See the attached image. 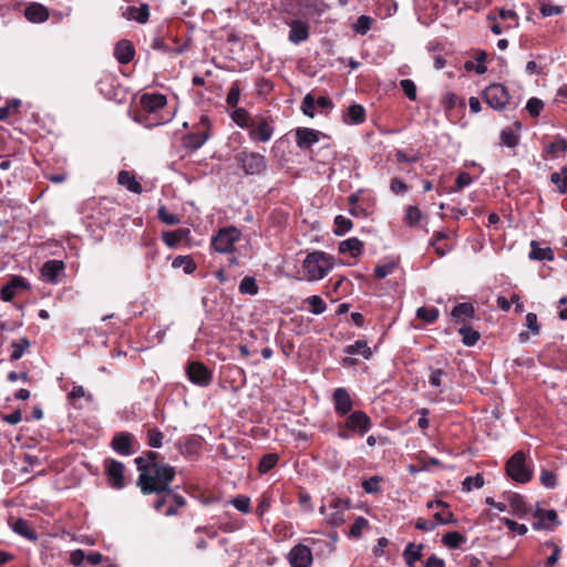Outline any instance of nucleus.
<instances>
[{"label":"nucleus","mask_w":567,"mask_h":567,"mask_svg":"<svg viewBox=\"0 0 567 567\" xmlns=\"http://www.w3.org/2000/svg\"><path fill=\"white\" fill-rule=\"evenodd\" d=\"M158 460L159 454L154 451H146L135 458L136 468L140 472L136 485L144 495L163 491L167 483H172L175 478V467L161 464Z\"/></svg>","instance_id":"1"},{"label":"nucleus","mask_w":567,"mask_h":567,"mask_svg":"<svg viewBox=\"0 0 567 567\" xmlns=\"http://www.w3.org/2000/svg\"><path fill=\"white\" fill-rule=\"evenodd\" d=\"M166 105V95L158 92L144 93L134 111V120L147 128L166 124L174 116V113L165 111Z\"/></svg>","instance_id":"2"},{"label":"nucleus","mask_w":567,"mask_h":567,"mask_svg":"<svg viewBox=\"0 0 567 567\" xmlns=\"http://www.w3.org/2000/svg\"><path fill=\"white\" fill-rule=\"evenodd\" d=\"M333 268V257L324 251L309 252L302 261V276L308 281H318L324 278Z\"/></svg>","instance_id":"3"},{"label":"nucleus","mask_w":567,"mask_h":567,"mask_svg":"<svg viewBox=\"0 0 567 567\" xmlns=\"http://www.w3.org/2000/svg\"><path fill=\"white\" fill-rule=\"evenodd\" d=\"M532 462L523 451L515 452L505 464L507 476L516 483L525 484L533 477Z\"/></svg>","instance_id":"4"},{"label":"nucleus","mask_w":567,"mask_h":567,"mask_svg":"<svg viewBox=\"0 0 567 567\" xmlns=\"http://www.w3.org/2000/svg\"><path fill=\"white\" fill-rule=\"evenodd\" d=\"M238 166L246 175H264L268 168L266 157L255 151L244 148L235 155Z\"/></svg>","instance_id":"5"},{"label":"nucleus","mask_w":567,"mask_h":567,"mask_svg":"<svg viewBox=\"0 0 567 567\" xmlns=\"http://www.w3.org/2000/svg\"><path fill=\"white\" fill-rule=\"evenodd\" d=\"M241 233L234 226L225 227L212 237V248L220 254H233L235 244L240 240Z\"/></svg>","instance_id":"6"},{"label":"nucleus","mask_w":567,"mask_h":567,"mask_svg":"<svg viewBox=\"0 0 567 567\" xmlns=\"http://www.w3.org/2000/svg\"><path fill=\"white\" fill-rule=\"evenodd\" d=\"M247 131L251 142L267 143L275 132L274 120L270 116H255Z\"/></svg>","instance_id":"7"},{"label":"nucleus","mask_w":567,"mask_h":567,"mask_svg":"<svg viewBox=\"0 0 567 567\" xmlns=\"http://www.w3.org/2000/svg\"><path fill=\"white\" fill-rule=\"evenodd\" d=\"M484 102L495 111H502L509 103V93L501 83H492L482 93Z\"/></svg>","instance_id":"8"},{"label":"nucleus","mask_w":567,"mask_h":567,"mask_svg":"<svg viewBox=\"0 0 567 567\" xmlns=\"http://www.w3.org/2000/svg\"><path fill=\"white\" fill-rule=\"evenodd\" d=\"M343 417V426L359 436H363L372 427L371 417L362 410H355Z\"/></svg>","instance_id":"9"},{"label":"nucleus","mask_w":567,"mask_h":567,"mask_svg":"<svg viewBox=\"0 0 567 567\" xmlns=\"http://www.w3.org/2000/svg\"><path fill=\"white\" fill-rule=\"evenodd\" d=\"M188 380L198 386L206 388L213 382V371L200 361H190L185 368Z\"/></svg>","instance_id":"10"},{"label":"nucleus","mask_w":567,"mask_h":567,"mask_svg":"<svg viewBox=\"0 0 567 567\" xmlns=\"http://www.w3.org/2000/svg\"><path fill=\"white\" fill-rule=\"evenodd\" d=\"M104 468L107 476V483L112 488L122 489L125 487V466L122 462L114 458H106L104 461Z\"/></svg>","instance_id":"11"},{"label":"nucleus","mask_w":567,"mask_h":567,"mask_svg":"<svg viewBox=\"0 0 567 567\" xmlns=\"http://www.w3.org/2000/svg\"><path fill=\"white\" fill-rule=\"evenodd\" d=\"M352 282L344 276H336L331 278L326 286V295L332 301L340 299L352 292Z\"/></svg>","instance_id":"12"},{"label":"nucleus","mask_w":567,"mask_h":567,"mask_svg":"<svg viewBox=\"0 0 567 567\" xmlns=\"http://www.w3.org/2000/svg\"><path fill=\"white\" fill-rule=\"evenodd\" d=\"M332 403L334 413L343 417L349 413L353 412V401L346 388H337L332 393Z\"/></svg>","instance_id":"13"},{"label":"nucleus","mask_w":567,"mask_h":567,"mask_svg":"<svg viewBox=\"0 0 567 567\" xmlns=\"http://www.w3.org/2000/svg\"><path fill=\"white\" fill-rule=\"evenodd\" d=\"M450 370H452L449 361L443 359L442 361H437L435 364H431L427 368L429 374V383L433 388H443L444 379L451 375Z\"/></svg>","instance_id":"14"},{"label":"nucleus","mask_w":567,"mask_h":567,"mask_svg":"<svg viewBox=\"0 0 567 567\" xmlns=\"http://www.w3.org/2000/svg\"><path fill=\"white\" fill-rule=\"evenodd\" d=\"M287 559L291 567H310L313 561L310 547L303 544L295 545L290 549Z\"/></svg>","instance_id":"15"},{"label":"nucleus","mask_w":567,"mask_h":567,"mask_svg":"<svg viewBox=\"0 0 567 567\" xmlns=\"http://www.w3.org/2000/svg\"><path fill=\"white\" fill-rule=\"evenodd\" d=\"M533 517L536 519V522L533 523V528L536 530H553L556 525L560 524L555 509L537 508L533 513Z\"/></svg>","instance_id":"16"},{"label":"nucleus","mask_w":567,"mask_h":567,"mask_svg":"<svg viewBox=\"0 0 567 567\" xmlns=\"http://www.w3.org/2000/svg\"><path fill=\"white\" fill-rule=\"evenodd\" d=\"M295 135L296 144L300 150L311 151L312 145L320 141L322 133L309 127H298Z\"/></svg>","instance_id":"17"},{"label":"nucleus","mask_w":567,"mask_h":567,"mask_svg":"<svg viewBox=\"0 0 567 567\" xmlns=\"http://www.w3.org/2000/svg\"><path fill=\"white\" fill-rule=\"evenodd\" d=\"M135 442V437L130 432H118L116 433L112 441L111 447L118 454L128 456L134 453L133 443Z\"/></svg>","instance_id":"18"},{"label":"nucleus","mask_w":567,"mask_h":567,"mask_svg":"<svg viewBox=\"0 0 567 567\" xmlns=\"http://www.w3.org/2000/svg\"><path fill=\"white\" fill-rule=\"evenodd\" d=\"M64 268L65 266L62 260L51 259L42 265L41 276L47 282L55 285L59 282V278L63 274Z\"/></svg>","instance_id":"19"},{"label":"nucleus","mask_w":567,"mask_h":567,"mask_svg":"<svg viewBox=\"0 0 567 567\" xmlns=\"http://www.w3.org/2000/svg\"><path fill=\"white\" fill-rule=\"evenodd\" d=\"M203 440L199 435L193 434L175 443V447L183 456L197 455L202 449Z\"/></svg>","instance_id":"20"},{"label":"nucleus","mask_w":567,"mask_h":567,"mask_svg":"<svg viewBox=\"0 0 567 567\" xmlns=\"http://www.w3.org/2000/svg\"><path fill=\"white\" fill-rule=\"evenodd\" d=\"M290 30L288 40L293 44H299L309 39L310 28L307 22L295 19L288 23Z\"/></svg>","instance_id":"21"},{"label":"nucleus","mask_w":567,"mask_h":567,"mask_svg":"<svg viewBox=\"0 0 567 567\" xmlns=\"http://www.w3.org/2000/svg\"><path fill=\"white\" fill-rule=\"evenodd\" d=\"M28 281L21 276L12 278L1 288L0 298L3 301H11L20 289H29Z\"/></svg>","instance_id":"22"},{"label":"nucleus","mask_w":567,"mask_h":567,"mask_svg":"<svg viewBox=\"0 0 567 567\" xmlns=\"http://www.w3.org/2000/svg\"><path fill=\"white\" fill-rule=\"evenodd\" d=\"M135 55V48L128 40H121L114 48V56L121 64L130 63Z\"/></svg>","instance_id":"23"},{"label":"nucleus","mask_w":567,"mask_h":567,"mask_svg":"<svg viewBox=\"0 0 567 567\" xmlns=\"http://www.w3.org/2000/svg\"><path fill=\"white\" fill-rule=\"evenodd\" d=\"M24 16L30 22L41 23L49 19V11L44 6L33 2L25 8Z\"/></svg>","instance_id":"24"},{"label":"nucleus","mask_w":567,"mask_h":567,"mask_svg":"<svg viewBox=\"0 0 567 567\" xmlns=\"http://www.w3.org/2000/svg\"><path fill=\"white\" fill-rule=\"evenodd\" d=\"M451 316L456 323H465L466 320L475 317L474 306L471 302L457 303L453 308Z\"/></svg>","instance_id":"25"},{"label":"nucleus","mask_w":567,"mask_h":567,"mask_svg":"<svg viewBox=\"0 0 567 567\" xmlns=\"http://www.w3.org/2000/svg\"><path fill=\"white\" fill-rule=\"evenodd\" d=\"M364 245L363 243L357 238L351 237L339 244V252L340 254H349L351 257H358L363 252Z\"/></svg>","instance_id":"26"},{"label":"nucleus","mask_w":567,"mask_h":567,"mask_svg":"<svg viewBox=\"0 0 567 567\" xmlns=\"http://www.w3.org/2000/svg\"><path fill=\"white\" fill-rule=\"evenodd\" d=\"M190 235L188 228H178L176 230L163 231L162 240L169 247H176L181 241L187 239Z\"/></svg>","instance_id":"27"},{"label":"nucleus","mask_w":567,"mask_h":567,"mask_svg":"<svg viewBox=\"0 0 567 567\" xmlns=\"http://www.w3.org/2000/svg\"><path fill=\"white\" fill-rule=\"evenodd\" d=\"M123 16L127 20H135L140 23H145L148 20L150 17V8L146 3H141L140 7L130 6L126 8Z\"/></svg>","instance_id":"28"},{"label":"nucleus","mask_w":567,"mask_h":567,"mask_svg":"<svg viewBox=\"0 0 567 567\" xmlns=\"http://www.w3.org/2000/svg\"><path fill=\"white\" fill-rule=\"evenodd\" d=\"M528 257L532 260H538V261H543V260L553 261L555 258L554 251L551 250V248H549V247L540 248L539 243L536 240H532V243H530V251H529Z\"/></svg>","instance_id":"29"},{"label":"nucleus","mask_w":567,"mask_h":567,"mask_svg":"<svg viewBox=\"0 0 567 567\" xmlns=\"http://www.w3.org/2000/svg\"><path fill=\"white\" fill-rule=\"evenodd\" d=\"M365 121V110L361 104L353 103L349 106L344 122L348 124H361Z\"/></svg>","instance_id":"30"},{"label":"nucleus","mask_w":567,"mask_h":567,"mask_svg":"<svg viewBox=\"0 0 567 567\" xmlns=\"http://www.w3.org/2000/svg\"><path fill=\"white\" fill-rule=\"evenodd\" d=\"M424 548V545H415L414 543H409L404 550H403V557L405 560V564L409 567H414L415 563L421 559L422 557V550Z\"/></svg>","instance_id":"31"},{"label":"nucleus","mask_w":567,"mask_h":567,"mask_svg":"<svg viewBox=\"0 0 567 567\" xmlns=\"http://www.w3.org/2000/svg\"><path fill=\"white\" fill-rule=\"evenodd\" d=\"M117 182L120 185L125 186L132 193L141 194L143 190L142 185L128 171H121L117 175Z\"/></svg>","instance_id":"32"},{"label":"nucleus","mask_w":567,"mask_h":567,"mask_svg":"<svg viewBox=\"0 0 567 567\" xmlns=\"http://www.w3.org/2000/svg\"><path fill=\"white\" fill-rule=\"evenodd\" d=\"M172 483H167V486L159 492H151V494H156V498L153 503V507L156 512H162L163 508L171 504V495H173L174 489L171 487Z\"/></svg>","instance_id":"33"},{"label":"nucleus","mask_w":567,"mask_h":567,"mask_svg":"<svg viewBox=\"0 0 567 567\" xmlns=\"http://www.w3.org/2000/svg\"><path fill=\"white\" fill-rule=\"evenodd\" d=\"M207 142L206 136L196 132H190L183 136L182 144L192 152L199 150Z\"/></svg>","instance_id":"34"},{"label":"nucleus","mask_w":567,"mask_h":567,"mask_svg":"<svg viewBox=\"0 0 567 567\" xmlns=\"http://www.w3.org/2000/svg\"><path fill=\"white\" fill-rule=\"evenodd\" d=\"M487 59V53L485 51H477L475 54V60H477V63H474V61L468 60L464 63V69L467 72L475 71L477 74H484L487 71L486 65L484 64Z\"/></svg>","instance_id":"35"},{"label":"nucleus","mask_w":567,"mask_h":567,"mask_svg":"<svg viewBox=\"0 0 567 567\" xmlns=\"http://www.w3.org/2000/svg\"><path fill=\"white\" fill-rule=\"evenodd\" d=\"M12 529L14 533L19 534L20 536L29 539V540H37L38 536L37 533L31 528L28 520L23 518H18L12 524Z\"/></svg>","instance_id":"36"},{"label":"nucleus","mask_w":567,"mask_h":567,"mask_svg":"<svg viewBox=\"0 0 567 567\" xmlns=\"http://www.w3.org/2000/svg\"><path fill=\"white\" fill-rule=\"evenodd\" d=\"M344 352L349 355L361 354L364 359L372 357V351L365 340H357L354 343L347 346Z\"/></svg>","instance_id":"37"},{"label":"nucleus","mask_w":567,"mask_h":567,"mask_svg":"<svg viewBox=\"0 0 567 567\" xmlns=\"http://www.w3.org/2000/svg\"><path fill=\"white\" fill-rule=\"evenodd\" d=\"M496 12L497 19L504 22L505 29L517 28L519 24V18L516 11L507 10V9H497L494 10Z\"/></svg>","instance_id":"38"},{"label":"nucleus","mask_w":567,"mask_h":567,"mask_svg":"<svg viewBox=\"0 0 567 567\" xmlns=\"http://www.w3.org/2000/svg\"><path fill=\"white\" fill-rule=\"evenodd\" d=\"M230 117L239 127L245 130L249 127L254 118L244 107H234Z\"/></svg>","instance_id":"39"},{"label":"nucleus","mask_w":567,"mask_h":567,"mask_svg":"<svg viewBox=\"0 0 567 567\" xmlns=\"http://www.w3.org/2000/svg\"><path fill=\"white\" fill-rule=\"evenodd\" d=\"M442 543L451 549H457L466 543V537L460 532H449L443 535Z\"/></svg>","instance_id":"40"},{"label":"nucleus","mask_w":567,"mask_h":567,"mask_svg":"<svg viewBox=\"0 0 567 567\" xmlns=\"http://www.w3.org/2000/svg\"><path fill=\"white\" fill-rule=\"evenodd\" d=\"M508 502H509V505L512 507V512L514 515L520 517V516H524L527 514V512H528L527 504L522 495H519L517 493H513L508 497Z\"/></svg>","instance_id":"41"},{"label":"nucleus","mask_w":567,"mask_h":567,"mask_svg":"<svg viewBox=\"0 0 567 567\" xmlns=\"http://www.w3.org/2000/svg\"><path fill=\"white\" fill-rule=\"evenodd\" d=\"M186 498L176 493L174 491L173 495H171V504L167 506L166 511L164 512V515L166 516H176L179 514V508L186 506Z\"/></svg>","instance_id":"42"},{"label":"nucleus","mask_w":567,"mask_h":567,"mask_svg":"<svg viewBox=\"0 0 567 567\" xmlns=\"http://www.w3.org/2000/svg\"><path fill=\"white\" fill-rule=\"evenodd\" d=\"M154 50L156 51H161L163 53H166V54H174V55H178L181 53H183L185 51V47L184 45H177V47H169L165 41L164 39H161V38H155L152 42V45H151Z\"/></svg>","instance_id":"43"},{"label":"nucleus","mask_w":567,"mask_h":567,"mask_svg":"<svg viewBox=\"0 0 567 567\" xmlns=\"http://www.w3.org/2000/svg\"><path fill=\"white\" fill-rule=\"evenodd\" d=\"M458 333L462 336V342L467 347L475 346L481 338L478 331L474 330L472 327H468L466 324L458 329Z\"/></svg>","instance_id":"44"},{"label":"nucleus","mask_w":567,"mask_h":567,"mask_svg":"<svg viewBox=\"0 0 567 567\" xmlns=\"http://www.w3.org/2000/svg\"><path fill=\"white\" fill-rule=\"evenodd\" d=\"M550 182L557 187L560 194L567 193V166L560 168L559 172H554L550 175Z\"/></svg>","instance_id":"45"},{"label":"nucleus","mask_w":567,"mask_h":567,"mask_svg":"<svg viewBox=\"0 0 567 567\" xmlns=\"http://www.w3.org/2000/svg\"><path fill=\"white\" fill-rule=\"evenodd\" d=\"M173 268H183L187 275L193 274L196 270V264L190 256H177L172 262Z\"/></svg>","instance_id":"46"},{"label":"nucleus","mask_w":567,"mask_h":567,"mask_svg":"<svg viewBox=\"0 0 567 567\" xmlns=\"http://www.w3.org/2000/svg\"><path fill=\"white\" fill-rule=\"evenodd\" d=\"M31 346L30 340L27 337L21 338L19 341H14L11 344L12 352L10 354V361H17L22 358L24 351Z\"/></svg>","instance_id":"47"},{"label":"nucleus","mask_w":567,"mask_h":567,"mask_svg":"<svg viewBox=\"0 0 567 567\" xmlns=\"http://www.w3.org/2000/svg\"><path fill=\"white\" fill-rule=\"evenodd\" d=\"M499 138L501 145L509 148H515L519 143V135L515 133L512 127L502 130Z\"/></svg>","instance_id":"48"},{"label":"nucleus","mask_w":567,"mask_h":567,"mask_svg":"<svg viewBox=\"0 0 567 567\" xmlns=\"http://www.w3.org/2000/svg\"><path fill=\"white\" fill-rule=\"evenodd\" d=\"M238 290L241 295L255 296L258 293L259 288L254 277L246 276L241 279Z\"/></svg>","instance_id":"49"},{"label":"nucleus","mask_w":567,"mask_h":567,"mask_svg":"<svg viewBox=\"0 0 567 567\" xmlns=\"http://www.w3.org/2000/svg\"><path fill=\"white\" fill-rule=\"evenodd\" d=\"M279 461V456L276 453H268L265 454L258 464V472L261 474L268 473L270 470H272Z\"/></svg>","instance_id":"50"},{"label":"nucleus","mask_w":567,"mask_h":567,"mask_svg":"<svg viewBox=\"0 0 567 567\" xmlns=\"http://www.w3.org/2000/svg\"><path fill=\"white\" fill-rule=\"evenodd\" d=\"M543 547L551 549V554L546 558L544 567H554L560 558V547L553 540L545 542L543 544Z\"/></svg>","instance_id":"51"},{"label":"nucleus","mask_w":567,"mask_h":567,"mask_svg":"<svg viewBox=\"0 0 567 567\" xmlns=\"http://www.w3.org/2000/svg\"><path fill=\"white\" fill-rule=\"evenodd\" d=\"M333 223H334L333 233L336 236H343L346 233H348L353 227L352 220L342 215L336 216Z\"/></svg>","instance_id":"52"},{"label":"nucleus","mask_w":567,"mask_h":567,"mask_svg":"<svg viewBox=\"0 0 567 567\" xmlns=\"http://www.w3.org/2000/svg\"><path fill=\"white\" fill-rule=\"evenodd\" d=\"M422 218H423V214L417 206L410 205L406 207L404 221L408 226H410V227L416 226Z\"/></svg>","instance_id":"53"},{"label":"nucleus","mask_w":567,"mask_h":567,"mask_svg":"<svg viewBox=\"0 0 567 567\" xmlns=\"http://www.w3.org/2000/svg\"><path fill=\"white\" fill-rule=\"evenodd\" d=\"M473 183V178L470 173L467 172H461L456 179L454 186H452L450 189L446 190V193H458L463 188L470 186Z\"/></svg>","instance_id":"54"},{"label":"nucleus","mask_w":567,"mask_h":567,"mask_svg":"<svg viewBox=\"0 0 567 567\" xmlns=\"http://www.w3.org/2000/svg\"><path fill=\"white\" fill-rule=\"evenodd\" d=\"M416 317L426 323H433L439 318V309L435 307H420L416 310Z\"/></svg>","instance_id":"55"},{"label":"nucleus","mask_w":567,"mask_h":567,"mask_svg":"<svg viewBox=\"0 0 567 567\" xmlns=\"http://www.w3.org/2000/svg\"><path fill=\"white\" fill-rule=\"evenodd\" d=\"M297 4L302 11V14H320V2L319 0H297Z\"/></svg>","instance_id":"56"},{"label":"nucleus","mask_w":567,"mask_h":567,"mask_svg":"<svg viewBox=\"0 0 567 567\" xmlns=\"http://www.w3.org/2000/svg\"><path fill=\"white\" fill-rule=\"evenodd\" d=\"M210 131H212V122H210L208 115H206V114L200 115L199 121L193 126V132L205 135L206 140L208 141L210 137Z\"/></svg>","instance_id":"57"},{"label":"nucleus","mask_w":567,"mask_h":567,"mask_svg":"<svg viewBox=\"0 0 567 567\" xmlns=\"http://www.w3.org/2000/svg\"><path fill=\"white\" fill-rule=\"evenodd\" d=\"M240 92H241V89H240L239 81L233 82L228 90V94L226 97V103L229 107H231V109L237 107V104L240 99Z\"/></svg>","instance_id":"58"},{"label":"nucleus","mask_w":567,"mask_h":567,"mask_svg":"<svg viewBox=\"0 0 567 567\" xmlns=\"http://www.w3.org/2000/svg\"><path fill=\"white\" fill-rule=\"evenodd\" d=\"M157 217L158 219L165 224V225H168V226H174V225H177L179 224L181 221V218L178 215L176 214H173V213H169L167 210V208L162 205L158 210H157Z\"/></svg>","instance_id":"59"},{"label":"nucleus","mask_w":567,"mask_h":567,"mask_svg":"<svg viewBox=\"0 0 567 567\" xmlns=\"http://www.w3.org/2000/svg\"><path fill=\"white\" fill-rule=\"evenodd\" d=\"M306 302L309 305L310 307V311L313 313V315H321L326 311L327 309V305L326 302L322 300L321 297L317 296V295H313V296H310L306 299Z\"/></svg>","instance_id":"60"},{"label":"nucleus","mask_w":567,"mask_h":567,"mask_svg":"<svg viewBox=\"0 0 567 567\" xmlns=\"http://www.w3.org/2000/svg\"><path fill=\"white\" fill-rule=\"evenodd\" d=\"M567 151V140L566 138H557L556 141L549 143L546 147V152L551 156L556 157L558 153H565Z\"/></svg>","instance_id":"61"},{"label":"nucleus","mask_w":567,"mask_h":567,"mask_svg":"<svg viewBox=\"0 0 567 567\" xmlns=\"http://www.w3.org/2000/svg\"><path fill=\"white\" fill-rule=\"evenodd\" d=\"M231 505L239 512L248 514L251 511L250 498L246 495H238L230 501Z\"/></svg>","instance_id":"62"},{"label":"nucleus","mask_w":567,"mask_h":567,"mask_svg":"<svg viewBox=\"0 0 567 567\" xmlns=\"http://www.w3.org/2000/svg\"><path fill=\"white\" fill-rule=\"evenodd\" d=\"M369 520L362 516L355 518L349 530V537L359 538L362 530L368 527Z\"/></svg>","instance_id":"63"},{"label":"nucleus","mask_w":567,"mask_h":567,"mask_svg":"<svg viewBox=\"0 0 567 567\" xmlns=\"http://www.w3.org/2000/svg\"><path fill=\"white\" fill-rule=\"evenodd\" d=\"M164 434L156 427L147 431V444L153 449H159L163 445Z\"/></svg>","instance_id":"64"}]
</instances>
